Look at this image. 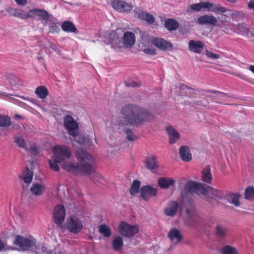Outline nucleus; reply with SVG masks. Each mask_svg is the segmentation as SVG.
<instances>
[{
	"instance_id": "obj_44",
	"label": "nucleus",
	"mask_w": 254,
	"mask_h": 254,
	"mask_svg": "<svg viewBox=\"0 0 254 254\" xmlns=\"http://www.w3.org/2000/svg\"><path fill=\"white\" fill-rule=\"evenodd\" d=\"M205 55L208 58L212 59H218L220 57V55L215 54V53H212L207 50L206 51Z\"/></svg>"
},
{
	"instance_id": "obj_8",
	"label": "nucleus",
	"mask_w": 254,
	"mask_h": 254,
	"mask_svg": "<svg viewBox=\"0 0 254 254\" xmlns=\"http://www.w3.org/2000/svg\"><path fill=\"white\" fill-rule=\"evenodd\" d=\"M83 222L81 219L75 215L68 217L66 220L65 227L67 230L73 234H77L83 228Z\"/></svg>"
},
{
	"instance_id": "obj_7",
	"label": "nucleus",
	"mask_w": 254,
	"mask_h": 254,
	"mask_svg": "<svg viewBox=\"0 0 254 254\" xmlns=\"http://www.w3.org/2000/svg\"><path fill=\"white\" fill-rule=\"evenodd\" d=\"M190 8L195 11H199L201 9H206L209 11L213 12L216 13H224L228 12V14L231 16H238L240 12H232L230 10L219 5L215 4L207 1L200 2L190 5Z\"/></svg>"
},
{
	"instance_id": "obj_19",
	"label": "nucleus",
	"mask_w": 254,
	"mask_h": 254,
	"mask_svg": "<svg viewBox=\"0 0 254 254\" xmlns=\"http://www.w3.org/2000/svg\"><path fill=\"white\" fill-rule=\"evenodd\" d=\"M31 18L39 17L41 20L45 21V24L47 25V20L49 19V14L47 11L40 9H32L30 10Z\"/></svg>"
},
{
	"instance_id": "obj_25",
	"label": "nucleus",
	"mask_w": 254,
	"mask_h": 254,
	"mask_svg": "<svg viewBox=\"0 0 254 254\" xmlns=\"http://www.w3.org/2000/svg\"><path fill=\"white\" fill-rule=\"evenodd\" d=\"M144 164L146 167L152 172H155L158 167L157 162L154 156L147 157L144 160Z\"/></svg>"
},
{
	"instance_id": "obj_42",
	"label": "nucleus",
	"mask_w": 254,
	"mask_h": 254,
	"mask_svg": "<svg viewBox=\"0 0 254 254\" xmlns=\"http://www.w3.org/2000/svg\"><path fill=\"white\" fill-rule=\"evenodd\" d=\"M216 235L219 237H224L226 235L227 230L221 226H217L215 228Z\"/></svg>"
},
{
	"instance_id": "obj_16",
	"label": "nucleus",
	"mask_w": 254,
	"mask_h": 254,
	"mask_svg": "<svg viewBox=\"0 0 254 254\" xmlns=\"http://www.w3.org/2000/svg\"><path fill=\"white\" fill-rule=\"evenodd\" d=\"M157 192V189L150 186L143 187L140 189L141 197L146 201L149 200L151 197L155 196Z\"/></svg>"
},
{
	"instance_id": "obj_37",
	"label": "nucleus",
	"mask_w": 254,
	"mask_h": 254,
	"mask_svg": "<svg viewBox=\"0 0 254 254\" xmlns=\"http://www.w3.org/2000/svg\"><path fill=\"white\" fill-rule=\"evenodd\" d=\"M240 195L238 193H231L228 195V200L229 202L236 206H240L239 199Z\"/></svg>"
},
{
	"instance_id": "obj_1",
	"label": "nucleus",
	"mask_w": 254,
	"mask_h": 254,
	"mask_svg": "<svg viewBox=\"0 0 254 254\" xmlns=\"http://www.w3.org/2000/svg\"><path fill=\"white\" fill-rule=\"evenodd\" d=\"M151 115L141 107L129 105L125 107L122 110V116L117 124L120 132H125L129 141L135 140L137 137L127 127L131 125H138L144 121L149 120Z\"/></svg>"
},
{
	"instance_id": "obj_56",
	"label": "nucleus",
	"mask_w": 254,
	"mask_h": 254,
	"mask_svg": "<svg viewBox=\"0 0 254 254\" xmlns=\"http://www.w3.org/2000/svg\"><path fill=\"white\" fill-rule=\"evenodd\" d=\"M15 117H16V118H20V117L19 116H15Z\"/></svg>"
},
{
	"instance_id": "obj_40",
	"label": "nucleus",
	"mask_w": 254,
	"mask_h": 254,
	"mask_svg": "<svg viewBox=\"0 0 254 254\" xmlns=\"http://www.w3.org/2000/svg\"><path fill=\"white\" fill-rule=\"evenodd\" d=\"M140 186V183L139 181L136 180L134 181L130 190V194L131 195H134L138 192Z\"/></svg>"
},
{
	"instance_id": "obj_21",
	"label": "nucleus",
	"mask_w": 254,
	"mask_h": 254,
	"mask_svg": "<svg viewBox=\"0 0 254 254\" xmlns=\"http://www.w3.org/2000/svg\"><path fill=\"white\" fill-rule=\"evenodd\" d=\"M7 11L14 16L22 19H27L31 18L30 10L28 12H25L22 10L9 8Z\"/></svg>"
},
{
	"instance_id": "obj_27",
	"label": "nucleus",
	"mask_w": 254,
	"mask_h": 254,
	"mask_svg": "<svg viewBox=\"0 0 254 254\" xmlns=\"http://www.w3.org/2000/svg\"><path fill=\"white\" fill-rule=\"evenodd\" d=\"M179 154L181 158L184 161L188 162L191 160L192 156L188 147L182 146L179 149Z\"/></svg>"
},
{
	"instance_id": "obj_2",
	"label": "nucleus",
	"mask_w": 254,
	"mask_h": 254,
	"mask_svg": "<svg viewBox=\"0 0 254 254\" xmlns=\"http://www.w3.org/2000/svg\"><path fill=\"white\" fill-rule=\"evenodd\" d=\"M76 155L80 163L74 160L67 159L61 164V167L64 170L75 174L82 173L88 174L94 170V159L87 151L82 148L76 151Z\"/></svg>"
},
{
	"instance_id": "obj_54",
	"label": "nucleus",
	"mask_w": 254,
	"mask_h": 254,
	"mask_svg": "<svg viewBox=\"0 0 254 254\" xmlns=\"http://www.w3.org/2000/svg\"><path fill=\"white\" fill-rule=\"evenodd\" d=\"M132 86H134V87H136V86H138V85L137 84V83H133V84L132 85Z\"/></svg>"
},
{
	"instance_id": "obj_47",
	"label": "nucleus",
	"mask_w": 254,
	"mask_h": 254,
	"mask_svg": "<svg viewBox=\"0 0 254 254\" xmlns=\"http://www.w3.org/2000/svg\"><path fill=\"white\" fill-rule=\"evenodd\" d=\"M49 49L51 52H55L57 53H60V51L58 46L54 43L49 44Z\"/></svg>"
},
{
	"instance_id": "obj_18",
	"label": "nucleus",
	"mask_w": 254,
	"mask_h": 254,
	"mask_svg": "<svg viewBox=\"0 0 254 254\" xmlns=\"http://www.w3.org/2000/svg\"><path fill=\"white\" fill-rule=\"evenodd\" d=\"M166 131L169 136V142L170 144H173L179 140L180 134L173 127L168 126L166 128Z\"/></svg>"
},
{
	"instance_id": "obj_26",
	"label": "nucleus",
	"mask_w": 254,
	"mask_h": 254,
	"mask_svg": "<svg viewBox=\"0 0 254 254\" xmlns=\"http://www.w3.org/2000/svg\"><path fill=\"white\" fill-rule=\"evenodd\" d=\"M158 184L162 189H168L175 184V181L170 178H160L158 180Z\"/></svg>"
},
{
	"instance_id": "obj_32",
	"label": "nucleus",
	"mask_w": 254,
	"mask_h": 254,
	"mask_svg": "<svg viewBox=\"0 0 254 254\" xmlns=\"http://www.w3.org/2000/svg\"><path fill=\"white\" fill-rule=\"evenodd\" d=\"M124 245L123 238L120 236L116 237L112 242L113 248L116 251H120Z\"/></svg>"
},
{
	"instance_id": "obj_3",
	"label": "nucleus",
	"mask_w": 254,
	"mask_h": 254,
	"mask_svg": "<svg viewBox=\"0 0 254 254\" xmlns=\"http://www.w3.org/2000/svg\"><path fill=\"white\" fill-rule=\"evenodd\" d=\"M104 42L107 45H110L114 50L119 51L122 48L123 45L127 48L132 47L135 42V37L133 33L126 32L124 34L122 43L117 31H112L106 35Z\"/></svg>"
},
{
	"instance_id": "obj_22",
	"label": "nucleus",
	"mask_w": 254,
	"mask_h": 254,
	"mask_svg": "<svg viewBox=\"0 0 254 254\" xmlns=\"http://www.w3.org/2000/svg\"><path fill=\"white\" fill-rule=\"evenodd\" d=\"M178 204L176 201L169 202L164 209V213L168 216H175L178 211Z\"/></svg>"
},
{
	"instance_id": "obj_23",
	"label": "nucleus",
	"mask_w": 254,
	"mask_h": 254,
	"mask_svg": "<svg viewBox=\"0 0 254 254\" xmlns=\"http://www.w3.org/2000/svg\"><path fill=\"white\" fill-rule=\"evenodd\" d=\"M168 237L171 241L175 244H178L183 239L181 232L176 228L172 229L169 231Z\"/></svg>"
},
{
	"instance_id": "obj_43",
	"label": "nucleus",
	"mask_w": 254,
	"mask_h": 254,
	"mask_svg": "<svg viewBox=\"0 0 254 254\" xmlns=\"http://www.w3.org/2000/svg\"><path fill=\"white\" fill-rule=\"evenodd\" d=\"M100 232L105 236L108 237L111 234L110 228L106 225H102L99 228Z\"/></svg>"
},
{
	"instance_id": "obj_29",
	"label": "nucleus",
	"mask_w": 254,
	"mask_h": 254,
	"mask_svg": "<svg viewBox=\"0 0 254 254\" xmlns=\"http://www.w3.org/2000/svg\"><path fill=\"white\" fill-rule=\"evenodd\" d=\"M19 177L25 183L29 184L32 180L33 173L30 170L27 169L19 176Z\"/></svg>"
},
{
	"instance_id": "obj_33",
	"label": "nucleus",
	"mask_w": 254,
	"mask_h": 254,
	"mask_svg": "<svg viewBox=\"0 0 254 254\" xmlns=\"http://www.w3.org/2000/svg\"><path fill=\"white\" fill-rule=\"evenodd\" d=\"M165 25L166 28L170 31L176 30L179 26L178 22L172 19L166 20Z\"/></svg>"
},
{
	"instance_id": "obj_17",
	"label": "nucleus",
	"mask_w": 254,
	"mask_h": 254,
	"mask_svg": "<svg viewBox=\"0 0 254 254\" xmlns=\"http://www.w3.org/2000/svg\"><path fill=\"white\" fill-rule=\"evenodd\" d=\"M204 47V44L200 41H195L191 40L189 41L188 47L189 50L196 54L201 53Z\"/></svg>"
},
{
	"instance_id": "obj_34",
	"label": "nucleus",
	"mask_w": 254,
	"mask_h": 254,
	"mask_svg": "<svg viewBox=\"0 0 254 254\" xmlns=\"http://www.w3.org/2000/svg\"><path fill=\"white\" fill-rule=\"evenodd\" d=\"M35 92L41 99H45L48 95L47 89L43 86L38 87L36 89Z\"/></svg>"
},
{
	"instance_id": "obj_28",
	"label": "nucleus",
	"mask_w": 254,
	"mask_h": 254,
	"mask_svg": "<svg viewBox=\"0 0 254 254\" xmlns=\"http://www.w3.org/2000/svg\"><path fill=\"white\" fill-rule=\"evenodd\" d=\"M45 188L44 186L40 183H35L32 185L30 191L31 193L35 195H40L44 192Z\"/></svg>"
},
{
	"instance_id": "obj_35",
	"label": "nucleus",
	"mask_w": 254,
	"mask_h": 254,
	"mask_svg": "<svg viewBox=\"0 0 254 254\" xmlns=\"http://www.w3.org/2000/svg\"><path fill=\"white\" fill-rule=\"evenodd\" d=\"M75 137V141L78 142L79 144L87 143L88 145H92V141L89 136H84L83 135H80L77 137Z\"/></svg>"
},
{
	"instance_id": "obj_39",
	"label": "nucleus",
	"mask_w": 254,
	"mask_h": 254,
	"mask_svg": "<svg viewBox=\"0 0 254 254\" xmlns=\"http://www.w3.org/2000/svg\"><path fill=\"white\" fill-rule=\"evenodd\" d=\"M245 198L248 200H251L254 197V187L249 186L247 187L245 191Z\"/></svg>"
},
{
	"instance_id": "obj_45",
	"label": "nucleus",
	"mask_w": 254,
	"mask_h": 254,
	"mask_svg": "<svg viewBox=\"0 0 254 254\" xmlns=\"http://www.w3.org/2000/svg\"><path fill=\"white\" fill-rule=\"evenodd\" d=\"M29 149L27 151H30L31 153L34 154H36L38 152L39 148L38 147L35 145V144H30Z\"/></svg>"
},
{
	"instance_id": "obj_52",
	"label": "nucleus",
	"mask_w": 254,
	"mask_h": 254,
	"mask_svg": "<svg viewBox=\"0 0 254 254\" xmlns=\"http://www.w3.org/2000/svg\"><path fill=\"white\" fill-rule=\"evenodd\" d=\"M4 248V245L3 243L0 241V251L2 250Z\"/></svg>"
},
{
	"instance_id": "obj_46",
	"label": "nucleus",
	"mask_w": 254,
	"mask_h": 254,
	"mask_svg": "<svg viewBox=\"0 0 254 254\" xmlns=\"http://www.w3.org/2000/svg\"><path fill=\"white\" fill-rule=\"evenodd\" d=\"M143 51L145 54L147 55L154 56L157 54L156 50L154 48H145Z\"/></svg>"
},
{
	"instance_id": "obj_14",
	"label": "nucleus",
	"mask_w": 254,
	"mask_h": 254,
	"mask_svg": "<svg viewBox=\"0 0 254 254\" xmlns=\"http://www.w3.org/2000/svg\"><path fill=\"white\" fill-rule=\"evenodd\" d=\"M181 214L185 222L187 223H191L195 221L197 218V215L192 206L186 208L184 210L183 209Z\"/></svg>"
},
{
	"instance_id": "obj_41",
	"label": "nucleus",
	"mask_w": 254,
	"mask_h": 254,
	"mask_svg": "<svg viewBox=\"0 0 254 254\" xmlns=\"http://www.w3.org/2000/svg\"><path fill=\"white\" fill-rule=\"evenodd\" d=\"M10 124V119L8 117L0 115V127H8Z\"/></svg>"
},
{
	"instance_id": "obj_38",
	"label": "nucleus",
	"mask_w": 254,
	"mask_h": 254,
	"mask_svg": "<svg viewBox=\"0 0 254 254\" xmlns=\"http://www.w3.org/2000/svg\"><path fill=\"white\" fill-rule=\"evenodd\" d=\"M237 29L241 32L246 33L248 35H250L251 36L254 37V28L249 29L246 27L243 24H239L237 25Z\"/></svg>"
},
{
	"instance_id": "obj_55",
	"label": "nucleus",
	"mask_w": 254,
	"mask_h": 254,
	"mask_svg": "<svg viewBox=\"0 0 254 254\" xmlns=\"http://www.w3.org/2000/svg\"><path fill=\"white\" fill-rule=\"evenodd\" d=\"M29 101H31V102H33V100L32 99H28Z\"/></svg>"
},
{
	"instance_id": "obj_12",
	"label": "nucleus",
	"mask_w": 254,
	"mask_h": 254,
	"mask_svg": "<svg viewBox=\"0 0 254 254\" xmlns=\"http://www.w3.org/2000/svg\"><path fill=\"white\" fill-rule=\"evenodd\" d=\"M112 7L120 12H128L133 8L132 5L122 0H113L111 2Z\"/></svg>"
},
{
	"instance_id": "obj_48",
	"label": "nucleus",
	"mask_w": 254,
	"mask_h": 254,
	"mask_svg": "<svg viewBox=\"0 0 254 254\" xmlns=\"http://www.w3.org/2000/svg\"><path fill=\"white\" fill-rule=\"evenodd\" d=\"M208 92H210V93H212L218 94L219 98H223V97H225L226 96V94H225L224 93H222V92H219V91L212 90V91H209Z\"/></svg>"
},
{
	"instance_id": "obj_10",
	"label": "nucleus",
	"mask_w": 254,
	"mask_h": 254,
	"mask_svg": "<svg viewBox=\"0 0 254 254\" xmlns=\"http://www.w3.org/2000/svg\"><path fill=\"white\" fill-rule=\"evenodd\" d=\"M64 125L69 134L73 137L78 136V125L71 116L67 115L64 118Z\"/></svg>"
},
{
	"instance_id": "obj_53",
	"label": "nucleus",
	"mask_w": 254,
	"mask_h": 254,
	"mask_svg": "<svg viewBox=\"0 0 254 254\" xmlns=\"http://www.w3.org/2000/svg\"><path fill=\"white\" fill-rule=\"evenodd\" d=\"M249 69H250V70H251L252 72L254 73V65H250L249 67Z\"/></svg>"
},
{
	"instance_id": "obj_20",
	"label": "nucleus",
	"mask_w": 254,
	"mask_h": 254,
	"mask_svg": "<svg viewBox=\"0 0 254 254\" xmlns=\"http://www.w3.org/2000/svg\"><path fill=\"white\" fill-rule=\"evenodd\" d=\"M135 15L137 18L145 20L149 23H153L154 22L155 19L152 15L141 9H135Z\"/></svg>"
},
{
	"instance_id": "obj_50",
	"label": "nucleus",
	"mask_w": 254,
	"mask_h": 254,
	"mask_svg": "<svg viewBox=\"0 0 254 254\" xmlns=\"http://www.w3.org/2000/svg\"><path fill=\"white\" fill-rule=\"evenodd\" d=\"M248 7L249 9H252L254 11V0H251L248 3Z\"/></svg>"
},
{
	"instance_id": "obj_30",
	"label": "nucleus",
	"mask_w": 254,
	"mask_h": 254,
	"mask_svg": "<svg viewBox=\"0 0 254 254\" xmlns=\"http://www.w3.org/2000/svg\"><path fill=\"white\" fill-rule=\"evenodd\" d=\"M62 29L66 32L74 33L76 31V28L74 24L69 21H64L62 25Z\"/></svg>"
},
{
	"instance_id": "obj_31",
	"label": "nucleus",
	"mask_w": 254,
	"mask_h": 254,
	"mask_svg": "<svg viewBox=\"0 0 254 254\" xmlns=\"http://www.w3.org/2000/svg\"><path fill=\"white\" fill-rule=\"evenodd\" d=\"M220 253L221 254H240L236 247L230 245L224 246L221 249Z\"/></svg>"
},
{
	"instance_id": "obj_13",
	"label": "nucleus",
	"mask_w": 254,
	"mask_h": 254,
	"mask_svg": "<svg viewBox=\"0 0 254 254\" xmlns=\"http://www.w3.org/2000/svg\"><path fill=\"white\" fill-rule=\"evenodd\" d=\"M54 221L58 224H62L65 219V209L61 204L57 205L53 210Z\"/></svg>"
},
{
	"instance_id": "obj_15",
	"label": "nucleus",
	"mask_w": 254,
	"mask_h": 254,
	"mask_svg": "<svg viewBox=\"0 0 254 254\" xmlns=\"http://www.w3.org/2000/svg\"><path fill=\"white\" fill-rule=\"evenodd\" d=\"M196 23L200 25H218L217 18L212 15L205 14L200 16L197 18Z\"/></svg>"
},
{
	"instance_id": "obj_4",
	"label": "nucleus",
	"mask_w": 254,
	"mask_h": 254,
	"mask_svg": "<svg viewBox=\"0 0 254 254\" xmlns=\"http://www.w3.org/2000/svg\"><path fill=\"white\" fill-rule=\"evenodd\" d=\"M192 192H195L198 195L207 194L213 198L218 197L221 194L220 191L211 187L205 188L204 185L200 183L190 182L182 190L181 193L183 200L185 201L187 197H190Z\"/></svg>"
},
{
	"instance_id": "obj_6",
	"label": "nucleus",
	"mask_w": 254,
	"mask_h": 254,
	"mask_svg": "<svg viewBox=\"0 0 254 254\" xmlns=\"http://www.w3.org/2000/svg\"><path fill=\"white\" fill-rule=\"evenodd\" d=\"M14 243L24 251H34L37 254H41L42 253H48L46 248L40 246L31 236L25 237L23 236H17L15 238Z\"/></svg>"
},
{
	"instance_id": "obj_5",
	"label": "nucleus",
	"mask_w": 254,
	"mask_h": 254,
	"mask_svg": "<svg viewBox=\"0 0 254 254\" xmlns=\"http://www.w3.org/2000/svg\"><path fill=\"white\" fill-rule=\"evenodd\" d=\"M72 156L70 148L65 145H57L52 148V156L49 160L50 168L54 171L60 170L59 164H62Z\"/></svg>"
},
{
	"instance_id": "obj_51",
	"label": "nucleus",
	"mask_w": 254,
	"mask_h": 254,
	"mask_svg": "<svg viewBox=\"0 0 254 254\" xmlns=\"http://www.w3.org/2000/svg\"><path fill=\"white\" fill-rule=\"evenodd\" d=\"M17 4L20 5H25L27 2V0H15Z\"/></svg>"
},
{
	"instance_id": "obj_57",
	"label": "nucleus",
	"mask_w": 254,
	"mask_h": 254,
	"mask_svg": "<svg viewBox=\"0 0 254 254\" xmlns=\"http://www.w3.org/2000/svg\"><path fill=\"white\" fill-rule=\"evenodd\" d=\"M56 25L54 24V25L53 27H56Z\"/></svg>"
},
{
	"instance_id": "obj_36",
	"label": "nucleus",
	"mask_w": 254,
	"mask_h": 254,
	"mask_svg": "<svg viewBox=\"0 0 254 254\" xmlns=\"http://www.w3.org/2000/svg\"><path fill=\"white\" fill-rule=\"evenodd\" d=\"M15 142L19 147L22 148L25 150L29 149L28 146L27 145L23 137L21 136H16L14 138Z\"/></svg>"
},
{
	"instance_id": "obj_24",
	"label": "nucleus",
	"mask_w": 254,
	"mask_h": 254,
	"mask_svg": "<svg viewBox=\"0 0 254 254\" xmlns=\"http://www.w3.org/2000/svg\"><path fill=\"white\" fill-rule=\"evenodd\" d=\"M201 180L207 184H210L212 180V176L211 173L210 167L209 165L206 166L201 172Z\"/></svg>"
},
{
	"instance_id": "obj_11",
	"label": "nucleus",
	"mask_w": 254,
	"mask_h": 254,
	"mask_svg": "<svg viewBox=\"0 0 254 254\" xmlns=\"http://www.w3.org/2000/svg\"><path fill=\"white\" fill-rule=\"evenodd\" d=\"M120 233L126 237H130L139 231L138 227L136 225L132 226L124 222H122L119 226Z\"/></svg>"
},
{
	"instance_id": "obj_9",
	"label": "nucleus",
	"mask_w": 254,
	"mask_h": 254,
	"mask_svg": "<svg viewBox=\"0 0 254 254\" xmlns=\"http://www.w3.org/2000/svg\"><path fill=\"white\" fill-rule=\"evenodd\" d=\"M148 42L161 51L172 50L173 49V44L163 38L150 36Z\"/></svg>"
},
{
	"instance_id": "obj_49",
	"label": "nucleus",
	"mask_w": 254,
	"mask_h": 254,
	"mask_svg": "<svg viewBox=\"0 0 254 254\" xmlns=\"http://www.w3.org/2000/svg\"><path fill=\"white\" fill-rule=\"evenodd\" d=\"M58 196L61 200L64 199L65 195L63 190L61 189L58 190Z\"/></svg>"
}]
</instances>
